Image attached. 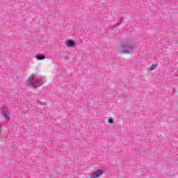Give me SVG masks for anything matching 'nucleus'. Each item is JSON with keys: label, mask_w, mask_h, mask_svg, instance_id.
I'll list each match as a JSON object with an SVG mask.
<instances>
[{"label": "nucleus", "mask_w": 178, "mask_h": 178, "mask_svg": "<svg viewBox=\"0 0 178 178\" xmlns=\"http://www.w3.org/2000/svg\"><path fill=\"white\" fill-rule=\"evenodd\" d=\"M108 123H113V119L109 118V119L108 120Z\"/></svg>", "instance_id": "obj_8"}, {"label": "nucleus", "mask_w": 178, "mask_h": 178, "mask_svg": "<svg viewBox=\"0 0 178 178\" xmlns=\"http://www.w3.org/2000/svg\"><path fill=\"white\" fill-rule=\"evenodd\" d=\"M102 175H104V170H97L96 172L90 174V178H96L99 177Z\"/></svg>", "instance_id": "obj_3"}, {"label": "nucleus", "mask_w": 178, "mask_h": 178, "mask_svg": "<svg viewBox=\"0 0 178 178\" xmlns=\"http://www.w3.org/2000/svg\"><path fill=\"white\" fill-rule=\"evenodd\" d=\"M29 81L31 84V86H33V87H40L42 84H43L42 78L37 76L34 74H32L29 77Z\"/></svg>", "instance_id": "obj_2"}, {"label": "nucleus", "mask_w": 178, "mask_h": 178, "mask_svg": "<svg viewBox=\"0 0 178 178\" xmlns=\"http://www.w3.org/2000/svg\"><path fill=\"white\" fill-rule=\"evenodd\" d=\"M124 20L123 18H120V23H122V22Z\"/></svg>", "instance_id": "obj_10"}, {"label": "nucleus", "mask_w": 178, "mask_h": 178, "mask_svg": "<svg viewBox=\"0 0 178 178\" xmlns=\"http://www.w3.org/2000/svg\"><path fill=\"white\" fill-rule=\"evenodd\" d=\"M119 49L121 54H133L134 51V44L130 41L124 42Z\"/></svg>", "instance_id": "obj_1"}, {"label": "nucleus", "mask_w": 178, "mask_h": 178, "mask_svg": "<svg viewBox=\"0 0 178 178\" xmlns=\"http://www.w3.org/2000/svg\"><path fill=\"white\" fill-rule=\"evenodd\" d=\"M35 58L38 60H42L44 59H45V56L43 55V54H37L35 56Z\"/></svg>", "instance_id": "obj_6"}, {"label": "nucleus", "mask_w": 178, "mask_h": 178, "mask_svg": "<svg viewBox=\"0 0 178 178\" xmlns=\"http://www.w3.org/2000/svg\"><path fill=\"white\" fill-rule=\"evenodd\" d=\"M157 66H158V65H156V64L152 65L149 67V70H154L156 69Z\"/></svg>", "instance_id": "obj_7"}, {"label": "nucleus", "mask_w": 178, "mask_h": 178, "mask_svg": "<svg viewBox=\"0 0 178 178\" xmlns=\"http://www.w3.org/2000/svg\"><path fill=\"white\" fill-rule=\"evenodd\" d=\"M65 44L66 45H67V47H74V45L76 44V43L74 42V40H67Z\"/></svg>", "instance_id": "obj_5"}, {"label": "nucleus", "mask_w": 178, "mask_h": 178, "mask_svg": "<svg viewBox=\"0 0 178 178\" xmlns=\"http://www.w3.org/2000/svg\"><path fill=\"white\" fill-rule=\"evenodd\" d=\"M117 26H120V23H117Z\"/></svg>", "instance_id": "obj_11"}, {"label": "nucleus", "mask_w": 178, "mask_h": 178, "mask_svg": "<svg viewBox=\"0 0 178 178\" xmlns=\"http://www.w3.org/2000/svg\"><path fill=\"white\" fill-rule=\"evenodd\" d=\"M2 115L4 116L5 119L7 120V122H9V111L7 110H2Z\"/></svg>", "instance_id": "obj_4"}, {"label": "nucleus", "mask_w": 178, "mask_h": 178, "mask_svg": "<svg viewBox=\"0 0 178 178\" xmlns=\"http://www.w3.org/2000/svg\"><path fill=\"white\" fill-rule=\"evenodd\" d=\"M2 133V125L0 124V134Z\"/></svg>", "instance_id": "obj_9"}]
</instances>
